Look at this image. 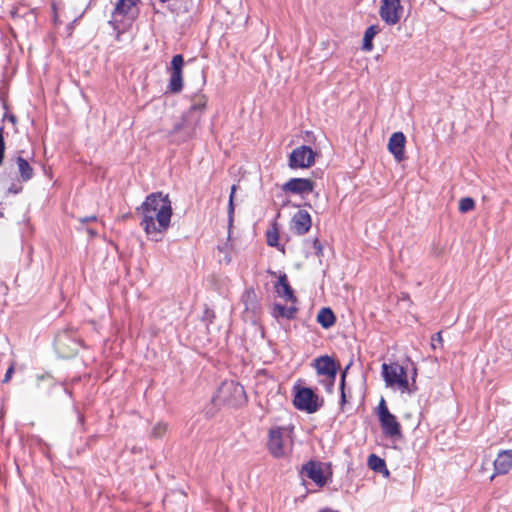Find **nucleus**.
Segmentation results:
<instances>
[{
	"label": "nucleus",
	"mask_w": 512,
	"mask_h": 512,
	"mask_svg": "<svg viewBox=\"0 0 512 512\" xmlns=\"http://www.w3.org/2000/svg\"><path fill=\"white\" fill-rule=\"evenodd\" d=\"M317 322L324 328L332 327L336 322V317L329 307H323L317 314Z\"/></svg>",
	"instance_id": "6ab92c4d"
},
{
	"label": "nucleus",
	"mask_w": 512,
	"mask_h": 512,
	"mask_svg": "<svg viewBox=\"0 0 512 512\" xmlns=\"http://www.w3.org/2000/svg\"><path fill=\"white\" fill-rule=\"evenodd\" d=\"M350 365L351 364H348L345 367V369L342 371V373H341V379H340L341 398H340V402H341L342 405L346 402L345 380H346V375H347V372H348V370L350 368Z\"/></svg>",
	"instance_id": "393cba45"
},
{
	"label": "nucleus",
	"mask_w": 512,
	"mask_h": 512,
	"mask_svg": "<svg viewBox=\"0 0 512 512\" xmlns=\"http://www.w3.org/2000/svg\"><path fill=\"white\" fill-rule=\"evenodd\" d=\"M313 248L315 249V254L317 257L323 256V247L317 238L314 239V241H313Z\"/></svg>",
	"instance_id": "7c9ffc66"
},
{
	"label": "nucleus",
	"mask_w": 512,
	"mask_h": 512,
	"mask_svg": "<svg viewBox=\"0 0 512 512\" xmlns=\"http://www.w3.org/2000/svg\"><path fill=\"white\" fill-rule=\"evenodd\" d=\"M67 337V334L66 333H62V334H59L57 336V342L59 344H62L64 342V339Z\"/></svg>",
	"instance_id": "e433bc0d"
},
{
	"label": "nucleus",
	"mask_w": 512,
	"mask_h": 512,
	"mask_svg": "<svg viewBox=\"0 0 512 512\" xmlns=\"http://www.w3.org/2000/svg\"><path fill=\"white\" fill-rule=\"evenodd\" d=\"M137 2L138 0H118L115 4L113 16L128 15Z\"/></svg>",
	"instance_id": "aec40b11"
},
{
	"label": "nucleus",
	"mask_w": 512,
	"mask_h": 512,
	"mask_svg": "<svg viewBox=\"0 0 512 512\" xmlns=\"http://www.w3.org/2000/svg\"><path fill=\"white\" fill-rule=\"evenodd\" d=\"M274 309L280 316H285L287 318L291 317L293 312L295 311V309H287L285 306L279 304H276L274 306Z\"/></svg>",
	"instance_id": "bb28decb"
},
{
	"label": "nucleus",
	"mask_w": 512,
	"mask_h": 512,
	"mask_svg": "<svg viewBox=\"0 0 512 512\" xmlns=\"http://www.w3.org/2000/svg\"><path fill=\"white\" fill-rule=\"evenodd\" d=\"M401 0H381L379 15L387 25L397 24L402 16Z\"/></svg>",
	"instance_id": "0eeeda50"
},
{
	"label": "nucleus",
	"mask_w": 512,
	"mask_h": 512,
	"mask_svg": "<svg viewBox=\"0 0 512 512\" xmlns=\"http://www.w3.org/2000/svg\"><path fill=\"white\" fill-rule=\"evenodd\" d=\"M475 207V202L471 197H464L459 201V211L461 213H466L473 210Z\"/></svg>",
	"instance_id": "b1692460"
},
{
	"label": "nucleus",
	"mask_w": 512,
	"mask_h": 512,
	"mask_svg": "<svg viewBox=\"0 0 512 512\" xmlns=\"http://www.w3.org/2000/svg\"><path fill=\"white\" fill-rule=\"evenodd\" d=\"M97 220V217L95 215H92V216H89V217H85V218H81L80 221L82 223H86L88 221H96Z\"/></svg>",
	"instance_id": "c9c22d12"
},
{
	"label": "nucleus",
	"mask_w": 512,
	"mask_h": 512,
	"mask_svg": "<svg viewBox=\"0 0 512 512\" xmlns=\"http://www.w3.org/2000/svg\"><path fill=\"white\" fill-rule=\"evenodd\" d=\"M141 216L140 226L148 239L158 242L163 239L169 229L173 215L172 203L168 194L154 192L149 194L144 202L136 208Z\"/></svg>",
	"instance_id": "f257e3e1"
},
{
	"label": "nucleus",
	"mask_w": 512,
	"mask_h": 512,
	"mask_svg": "<svg viewBox=\"0 0 512 512\" xmlns=\"http://www.w3.org/2000/svg\"><path fill=\"white\" fill-rule=\"evenodd\" d=\"M5 154V141L3 136V127H0V166L2 165Z\"/></svg>",
	"instance_id": "c756f323"
},
{
	"label": "nucleus",
	"mask_w": 512,
	"mask_h": 512,
	"mask_svg": "<svg viewBox=\"0 0 512 512\" xmlns=\"http://www.w3.org/2000/svg\"><path fill=\"white\" fill-rule=\"evenodd\" d=\"M301 472L309 479H311L313 482H315L318 486L321 487L325 485V479L323 476L322 469L316 462L310 461L306 463L303 466Z\"/></svg>",
	"instance_id": "dca6fc26"
},
{
	"label": "nucleus",
	"mask_w": 512,
	"mask_h": 512,
	"mask_svg": "<svg viewBox=\"0 0 512 512\" xmlns=\"http://www.w3.org/2000/svg\"><path fill=\"white\" fill-rule=\"evenodd\" d=\"M21 190H22V186L20 184H16V183H13L8 188V192L13 193V194H18L19 192H21Z\"/></svg>",
	"instance_id": "2f4dec72"
},
{
	"label": "nucleus",
	"mask_w": 512,
	"mask_h": 512,
	"mask_svg": "<svg viewBox=\"0 0 512 512\" xmlns=\"http://www.w3.org/2000/svg\"><path fill=\"white\" fill-rule=\"evenodd\" d=\"M275 291L278 296L283 298L285 301H296V297L294 296L293 290L288 283L287 275L285 273L279 276L278 281L275 284Z\"/></svg>",
	"instance_id": "f3484780"
},
{
	"label": "nucleus",
	"mask_w": 512,
	"mask_h": 512,
	"mask_svg": "<svg viewBox=\"0 0 512 512\" xmlns=\"http://www.w3.org/2000/svg\"><path fill=\"white\" fill-rule=\"evenodd\" d=\"M377 412H378L379 419L381 417H384V416L390 414V411L387 408V405H386V402H385L384 398H381V400L379 402V405H378V408H377Z\"/></svg>",
	"instance_id": "cd10ccee"
},
{
	"label": "nucleus",
	"mask_w": 512,
	"mask_h": 512,
	"mask_svg": "<svg viewBox=\"0 0 512 512\" xmlns=\"http://www.w3.org/2000/svg\"><path fill=\"white\" fill-rule=\"evenodd\" d=\"M15 164L17 166L20 178L23 182H27L33 178V176H34L33 168L31 167V165L25 158H23L20 155L16 156Z\"/></svg>",
	"instance_id": "a211bd4d"
},
{
	"label": "nucleus",
	"mask_w": 512,
	"mask_h": 512,
	"mask_svg": "<svg viewBox=\"0 0 512 512\" xmlns=\"http://www.w3.org/2000/svg\"><path fill=\"white\" fill-rule=\"evenodd\" d=\"M405 136L402 132H394L388 142V149L397 161L404 158Z\"/></svg>",
	"instance_id": "ddd939ff"
},
{
	"label": "nucleus",
	"mask_w": 512,
	"mask_h": 512,
	"mask_svg": "<svg viewBox=\"0 0 512 512\" xmlns=\"http://www.w3.org/2000/svg\"><path fill=\"white\" fill-rule=\"evenodd\" d=\"M205 108L206 99L204 96L194 98L190 108L183 114L181 122L174 126L170 135L174 136L175 140L179 142H185L193 138L200 125Z\"/></svg>",
	"instance_id": "f03ea898"
},
{
	"label": "nucleus",
	"mask_w": 512,
	"mask_h": 512,
	"mask_svg": "<svg viewBox=\"0 0 512 512\" xmlns=\"http://www.w3.org/2000/svg\"><path fill=\"white\" fill-rule=\"evenodd\" d=\"M512 468V450L501 451L494 460L495 474H506Z\"/></svg>",
	"instance_id": "2eb2a0df"
},
{
	"label": "nucleus",
	"mask_w": 512,
	"mask_h": 512,
	"mask_svg": "<svg viewBox=\"0 0 512 512\" xmlns=\"http://www.w3.org/2000/svg\"><path fill=\"white\" fill-rule=\"evenodd\" d=\"M293 428L288 426L272 427L268 433L267 448L270 454L277 459L287 457L293 448Z\"/></svg>",
	"instance_id": "20e7f679"
},
{
	"label": "nucleus",
	"mask_w": 512,
	"mask_h": 512,
	"mask_svg": "<svg viewBox=\"0 0 512 512\" xmlns=\"http://www.w3.org/2000/svg\"><path fill=\"white\" fill-rule=\"evenodd\" d=\"M184 58L181 54L174 55L169 69L170 78L168 89L172 93H179L183 88Z\"/></svg>",
	"instance_id": "6e6552de"
},
{
	"label": "nucleus",
	"mask_w": 512,
	"mask_h": 512,
	"mask_svg": "<svg viewBox=\"0 0 512 512\" xmlns=\"http://www.w3.org/2000/svg\"><path fill=\"white\" fill-rule=\"evenodd\" d=\"M442 341H443V339H442L441 332L436 333V334L432 337V346H433V348H435V347H436V346H435V344H434L435 342H438L439 344H442Z\"/></svg>",
	"instance_id": "72a5a7b5"
},
{
	"label": "nucleus",
	"mask_w": 512,
	"mask_h": 512,
	"mask_svg": "<svg viewBox=\"0 0 512 512\" xmlns=\"http://www.w3.org/2000/svg\"><path fill=\"white\" fill-rule=\"evenodd\" d=\"M166 430H167V424L159 422L153 427L151 434H152V436H154L156 438H160L164 435Z\"/></svg>",
	"instance_id": "a878e982"
},
{
	"label": "nucleus",
	"mask_w": 512,
	"mask_h": 512,
	"mask_svg": "<svg viewBox=\"0 0 512 512\" xmlns=\"http://www.w3.org/2000/svg\"><path fill=\"white\" fill-rule=\"evenodd\" d=\"M314 189V182L307 178H291L282 185L284 192L297 195L309 194Z\"/></svg>",
	"instance_id": "9b49d317"
},
{
	"label": "nucleus",
	"mask_w": 512,
	"mask_h": 512,
	"mask_svg": "<svg viewBox=\"0 0 512 512\" xmlns=\"http://www.w3.org/2000/svg\"><path fill=\"white\" fill-rule=\"evenodd\" d=\"M4 117L7 118L13 125H15L17 122V118L13 114H9V115L5 114Z\"/></svg>",
	"instance_id": "f704fd0d"
},
{
	"label": "nucleus",
	"mask_w": 512,
	"mask_h": 512,
	"mask_svg": "<svg viewBox=\"0 0 512 512\" xmlns=\"http://www.w3.org/2000/svg\"><path fill=\"white\" fill-rule=\"evenodd\" d=\"M319 512H338V511H336V510H332V509H330V508H325V509H323V510H321V511H319Z\"/></svg>",
	"instance_id": "4c0bfd02"
},
{
	"label": "nucleus",
	"mask_w": 512,
	"mask_h": 512,
	"mask_svg": "<svg viewBox=\"0 0 512 512\" xmlns=\"http://www.w3.org/2000/svg\"><path fill=\"white\" fill-rule=\"evenodd\" d=\"M383 433L389 437H395L401 435L400 424L396 417L390 413L379 419Z\"/></svg>",
	"instance_id": "4468645a"
},
{
	"label": "nucleus",
	"mask_w": 512,
	"mask_h": 512,
	"mask_svg": "<svg viewBox=\"0 0 512 512\" xmlns=\"http://www.w3.org/2000/svg\"><path fill=\"white\" fill-rule=\"evenodd\" d=\"M3 217V213L0 211V218Z\"/></svg>",
	"instance_id": "58836bf2"
},
{
	"label": "nucleus",
	"mask_w": 512,
	"mask_h": 512,
	"mask_svg": "<svg viewBox=\"0 0 512 512\" xmlns=\"http://www.w3.org/2000/svg\"><path fill=\"white\" fill-rule=\"evenodd\" d=\"M213 401L217 404H225L238 407L246 403L247 397L244 387L233 380L224 381L219 387Z\"/></svg>",
	"instance_id": "39448f33"
},
{
	"label": "nucleus",
	"mask_w": 512,
	"mask_h": 512,
	"mask_svg": "<svg viewBox=\"0 0 512 512\" xmlns=\"http://www.w3.org/2000/svg\"><path fill=\"white\" fill-rule=\"evenodd\" d=\"M293 403L299 410L314 413L318 410L317 397L310 388H300L295 394Z\"/></svg>",
	"instance_id": "1a4fd4ad"
},
{
	"label": "nucleus",
	"mask_w": 512,
	"mask_h": 512,
	"mask_svg": "<svg viewBox=\"0 0 512 512\" xmlns=\"http://www.w3.org/2000/svg\"><path fill=\"white\" fill-rule=\"evenodd\" d=\"M378 32V28L374 25L369 26L364 33L362 48L365 51H371L373 49L372 40Z\"/></svg>",
	"instance_id": "4be33fe9"
},
{
	"label": "nucleus",
	"mask_w": 512,
	"mask_h": 512,
	"mask_svg": "<svg viewBox=\"0 0 512 512\" xmlns=\"http://www.w3.org/2000/svg\"><path fill=\"white\" fill-rule=\"evenodd\" d=\"M312 226L310 214L306 210L297 211L290 222V229L296 235H305Z\"/></svg>",
	"instance_id": "f8f14e48"
},
{
	"label": "nucleus",
	"mask_w": 512,
	"mask_h": 512,
	"mask_svg": "<svg viewBox=\"0 0 512 512\" xmlns=\"http://www.w3.org/2000/svg\"><path fill=\"white\" fill-rule=\"evenodd\" d=\"M267 244L271 247H279V231L276 224L266 232Z\"/></svg>",
	"instance_id": "5701e85b"
},
{
	"label": "nucleus",
	"mask_w": 512,
	"mask_h": 512,
	"mask_svg": "<svg viewBox=\"0 0 512 512\" xmlns=\"http://www.w3.org/2000/svg\"><path fill=\"white\" fill-rule=\"evenodd\" d=\"M368 465L375 472L384 473L385 475H389V471L386 467L385 461L375 454H371L368 457Z\"/></svg>",
	"instance_id": "412c9836"
},
{
	"label": "nucleus",
	"mask_w": 512,
	"mask_h": 512,
	"mask_svg": "<svg viewBox=\"0 0 512 512\" xmlns=\"http://www.w3.org/2000/svg\"><path fill=\"white\" fill-rule=\"evenodd\" d=\"M13 373H14V366L10 365L9 368L7 369L6 373H5L3 382L4 383L8 382L11 379Z\"/></svg>",
	"instance_id": "473e14b6"
},
{
	"label": "nucleus",
	"mask_w": 512,
	"mask_h": 512,
	"mask_svg": "<svg viewBox=\"0 0 512 512\" xmlns=\"http://www.w3.org/2000/svg\"><path fill=\"white\" fill-rule=\"evenodd\" d=\"M235 190H236V186L233 185L231 187V193L229 196V203H228V215H229L230 220L232 219V214L234 212L233 198H234Z\"/></svg>",
	"instance_id": "c85d7f7f"
},
{
	"label": "nucleus",
	"mask_w": 512,
	"mask_h": 512,
	"mask_svg": "<svg viewBox=\"0 0 512 512\" xmlns=\"http://www.w3.org/2000/svg\"><path fill=\"white\" fill-rule=\"evenodd\" d=\"M381 375L385 386L388 388H393L409 395L414 394L418 390L416 386L417 369L415 367L413 368L411 383L408 380L406 369L397 362L383 363Z\"/></svg>",
	"instance_id": "7ed1b4c3"
},
{
	"label": "nucleus",
	"mask_w": 512,
	"mask_h": 512,
	"mask_svg": "<svg viewBox=\"0 0 512 512\" xmlns=\"http://www.w3.org/2000/svg\"><path fill=\"white\" fill-rule=\"evenodd\" d=\"M315 162V153L311 147L302 145L292 150L289 155V167L304 169L311 167Z\"/></svg>",
	"instance_id": "423d86ee"
},
{
	"label": "nucleus",
	"mask_w": 512,
	"mask_h": 512,
	"mask_svg": "<svg viewBox=\"0 0 512 512\" xmlns=\"http://www.w3.org/2000/svg\"><path fill=\"white\" fill-rule=\"evenodd\" d=\"M313 366L319 375H324L329 379V387L331 389L338 371V366L334 359L328 355L320 356L314 360Z\"/></svg>",
	"instance_id": "9d476101"
}]
</instances>
